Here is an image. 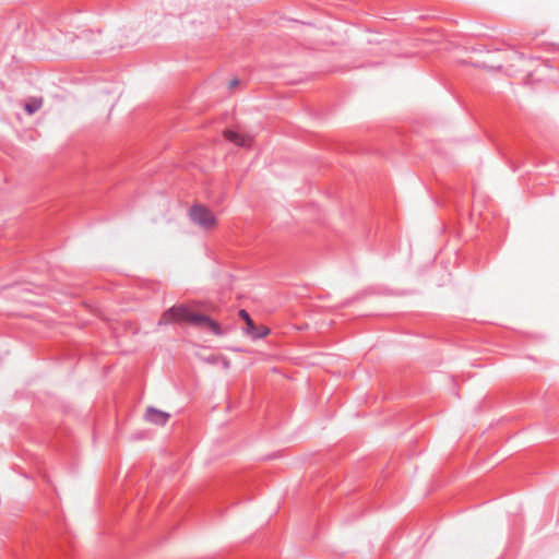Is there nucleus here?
Returning a JSON list of instances; mask_svg holds the SVG:
<instances>
[{
	"label": "nucleus",
	"instance_id": "nucleus-1",
	"mask_svg": "<svg viewBox=\"0 0 559 559\" xmlns=\"http://www.w3.org/2000/svg\"><path fill=\"white\" fill-rule=\"evenodd\" d=\"M188 323L198 328H207L215 335H222L224 332L219 324L210 317L192 311L185 305L173 306L167 309L158 321V324Z\"/></svg>",
	"mask_w": 559,
	"mask_h": 559
},
{
	"label": "nucleus",
	"instance_id": "nucleus-2",
	"mask_svg": "<svg viewBox=\"0 0 559 559\" xmlns=\"http://www.w3.org/2000/svg\"><path fill=\"white\" fill-rule=\"evenodd\" d=\"M189 216L194 224L204 229H210L216 224L213 212L202 204L193 205L189 211Z\"/></svg>",
	"mask_w": 559,
	"mask_h": 559
},
{
	"label": "nucleus",
	"instance_id": "nucleus-3",
	"mask_svg": "<svg viewBox=\"0 0 559 559\" xmlns=\"http://www.w3.org/2000/svg\"><path fill=\"white\" fill-rule=\"evenodd\" d=\"M239 317L246 322V333L253 338H261L269 334L270 330L265 326H257L246 310L239 311Z\"/></svg>",
	"mask_w": 559,
	"mask_h": 559
},
{
	"label": "nucleus",
	"instance_id": "nucleus-4",
	"mask_svg": "<svg viewBox=\"0 0 559 559\" xmlns=\"http://www.w3.org/2000/svg\"><path fill=\"white\" fill-rule=\"evenodd\" d=\"M145 419L158 426H165L169 419V414L155 407H148L145 413Z\"/></svg>",
	"mask_w": 559,
	"mask_h": 559
},
{
	"label": "nucleus",
	"instance_id": "nucleus-5",
	"mask_svg": "<svg viewBox=\"0 0 559 559\" xmlns=\"http://www.w3.org/2000/svg\"><path fill=\"white\" fill-rule=\"evenodd\" d=\"M225 139L229 142L237 144L238 146L248 147L251 145L252 138L248 135H242L233 130H226L224 132Z\"/></svg>",
	"mask_w": 559,
	"mask_h": 559
},
{
	"label": "nucleus",
	"instance_id": "nucleus-6",
	"mask_svg": "<svg viewBox=\"0 0 559 559\" xmlns=\"http://www.w3.org/2000/svg\"><path fill=\"white\" fill-rule=\"evenodd\" d=\"M41 107V100H34L32 103H27L24 106V109L27 111V114L32 115L36 112Z\"/></svg>",
	"mask_w": 559,
	"mask_h": 559
},
{
	"label": "nucleus",
	"instance_id": "nucleus-7",
	"mask_svg": "<svg viewBox=\"0 0 559 559\" xmlns=\"http://www.w3.org/2000/svg\"><path fill=\"white\" fill-rule=\"evenodd\" d=\"M239 83L238 80L230 81V87H235Z\"/></svg>",
	"mask_w": 559,
	"mask_h": 559
}]
</instances>
